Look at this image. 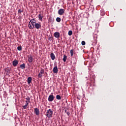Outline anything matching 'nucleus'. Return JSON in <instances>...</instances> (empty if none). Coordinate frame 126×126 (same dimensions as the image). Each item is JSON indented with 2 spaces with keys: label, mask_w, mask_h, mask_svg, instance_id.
I'll list each match as a JSON object with an SVG mask.
<instances>
[{
  "label": "nucleus",
  "mask_w": 126,
  "mask_h": 126,
  "mask_svg": "<svg viewBox=\"0 0 126 126\" xmlns=\"http://www.w3.org/2000/svg\"><path fill=\"white\" fill-rule=\"evenodd\" d=\"M48 101L49 102H53V101H54V95L51 94L49 96Z\"/></svg>",
  "instance_id": "nucleus-6"
},
{
  "label": "nucleus",
  "mask_w": 126,
  "mask_h": 126,
  "mask_svg": "<svg viewBox=\"0 0 126 126\" xmlns=\"http://www.w3.org/2000/svg\"><path fill=\"white\" fill-rule=\"evenodd\" d=\"M61 35V34L60 33V32H55L54 33V36L55 38H56L57 39H59V38H60V36Z\"/></svg>",
  "instance_id": "nucleus-5"
},
{
  "label": "nucleus",
  "mask_w": 126,
  "mask_h": 126,
  "mask_svg": "<svg viewBox=\"0 0 126 126\" xmlns=\"http://www.w3.org/2000/svg\"><path fill=\"white\" fill-rule=\"evenodd\" d=\"M18 13H20V14H21V13L22 12V10H21V9H19V10H18Z\"/></svg>",
  "instance_id": "nucleus-27"
},
{
  "label": "nucleus",
  "mask_w": 126,
  "mask_h": 126,
  "mask_svg": "<svg viewBox=\"0 0 126 126\" xmlns=\"http://www.w3.org/2000/svg\"><path fill=\"white\" fill-rule=\"evenodd\" d=\"M50 57L52 61H54L55 59H56V56H55V54H54V53H51Z\"/></svg>",
  "instance_id": "nucleus-11"
},
{
  "label": "nucleus",
  "mask_w": 126,
  "mask_h": 126,
  "mask_svg": "<svg viewBox=\"0 0 126 126\" xmlns=\"http://www.w3.org/2000/svg\"><path fill=\"white\" fill-rule=\"evenodd\" d=\"M66 114H67L68 116H69V115H70V113H69V112H66Z\"/></svg>",
  "instance_id": "nucleus-28"
},
{
  "label": "nucleus",
  "mask_w": 126,
  "mask_h": 126,
  "mask_svg": "<svg viewBox=\"0 0 126 126\" xmlns=\"http://www.w3.org/2000/svg\"><path fill=\"white\" fill-rule=\"evenodd\" d=\"M53 71L54 73H58V66H56L53 68Z\"/></svg>",
  "instance_id": "nucleus-12"
},
{
  "label": "nucleus",
  "mask_w": 126,
  "mask_h": 126,
  "mask_svg": "<svg viewBox=\"0 0 126 126\" xmlns=\"http://www.w3.org/2000/svg\"><path fill=\"white\" fill-rule=\"evenodd\" d=\"M69 36H71V35H72V31H69L68 32V33Z\"/></svg>",
  "instance_id": "nucleus-23"
},
{
  "label": "nucleus",
  "mask_w": 126,
  "mask_h": 126,
  "mask_svg": "<svg viewBox=\"0 0 126 126\" xmlns=\"http://www.w3.org/2000/svg\"><path fill=\"white\" fill-rule=\"evenodd\" d=\"M32 81V77H29L28 78V84H30L31 83Z\"/></svg>",
  "instance_id": "nucleus-13"
},
{
  "label": "nucleus",
  "mask_w": 126,
  "mask_h": 126,
  "mask_svg": "<svg viewBox=\"0 0 126 126\" xmlns=\"http://www.w3.org/2000/svg\"><path fill=\"white\" fill-rule=\"evenodd\" d=\"M61 18L60 17H57L56 18V21H57V22H61Z\"/></svg>",
  "instance_id": "nucleus-18"
},
{
  "label": "nucleus",
  "mask_w": 126,
  "mask_h": 126,
  "mask_svg": "<svg viewBox=\"0 0 126 126\" xmlns=\"http://www.w3.org/2000/svg\"><path fill=\"white\" fill-rule=\"evenodd\" d=\"M38 18L40 21H42V20L43 19V16L41 14L38 15Z\"/></svg>",
  "instance_id": "nucleus-16"
},
{
  "label": "nucleus",
  "mask_w": 126,
  "mask_h": 126,
  "mask_svg": "<svg viewBox=\"0 0 126 126\" xmlns=\"http://www.w3.org/2000/svg\"><path fill=\"white\" fill-rule=\"evenodd\" d=\"M20 67H21L22 69H24V68H25V63L21 64Z\"/></svg>",
  "instance_id": "nucleus-15"
},
{
  "label": "nucleus",
  "mask_w": 126,
  "mask_h": 126,
  "mask_svg": "<svg viewBox=\"0 0 126 126\" xmlns=\"http://www.w3.org/2000/svg\"><path fill=\"white\" fill-rule=\"evenodd\" d=\"M67 112H68L67 111V109H65V113H67Z\"/></svg>",
  "instance_id": "nucleus-29"
},
{
  "label": "nucleus",
  "mask_w": 126,
  "mask_h": 126,
  "mask_svg": "<svg viewBox=\"0 0 126 126\" xmlns=\"http://www.w3.org/2000/svg\"><path fill=\"white\" fill-rule=\"evenodd\" d=\"M13 66H16L18 64V61L15 60L14 61H13Z\"/></svg>",
  "instance_id": "nucleus-10"
},
{
  "label": "nucleus",
  "mask_w": 126,
  "mask_h": 126,
  "mask_svg": "<svg viewBox=\"0 0 126 126\" xmlns=\"http://www.w3.org/2000/svg\"><path fill=\"white\" fill-rule=\"evenodd\" d=\"M56 98L57 99V100H61V99H62V97L60 95H57L56 96Z\"/></svg>",
  "instance_id": "nucleus-17"
},
{
  "label": "nucleus",
  "mask_w": 126,
  "mask_h": 126,
  "mask_svg": "<svg viewBox=\"0 0 126 126\" xmlns=\"http://www.w3.org/2000/svg\"><path fill=\"white\" fill-rule=\"evenodd\" d=\"M63 13H64V10L63 9H60L58 11L59 15H63Z\"/></svg>",
  "instance_id": "nucleus-8"
},
{
  "label": "nucleus",
  "mask_w": 126,
  "mask_h": 126,
  "mask_svg": "<svg viewBox=\"0 0 126 126\" xmlns=\"http://www.w3.org/2000/svg\"><path fill=\"white\" fill-rule=\"evenodd\" d=\"M26 99L27 100L28 103H30V98H29V96H28Z\"/></svg>",
  "instance_id": "nucleus-22"
},
{
  "label": "nucleus",
  "mask_w": 126,
  "mask_h": 126,
  "mask_svg": "<svg viewBox=\"0 0 126 126\" xmlns=\"http://www.w3.org/2000/svg\"><path fill=\"white\" fill-rule=\"evenodd\" d=\"M53 115V111L52 109H49L47 110L45 116L47 117V118H52V116Z\"/></svg>",
  "instance_id": "nucleus-1"
},
{
  "label": "nucleus",
  "mask_w": 126,
  "mask_h": 126,
  "mask_svg": "<svg viewBox=\"0 0 126 126\" xmlns=\"http://www.w3.org/2000/svg\"><path fill=\"white\" fill-rule=\"evenodd\" d=\"M33 22V23H36V21L35 20V19H32V20H31V21H30V23Z\"/></svg>",
  "instance_id": "nucleus-19"
},
{
  "label": "nucleus",
  "mask_w": 126,
  "mask_h": 126,
  "mask_svg": "<svg viewBox=\"0 0 126 126\" xmlns=\"http://www.w3.org/2000/svg\"><path fill=\"white\" fill-rule=\"evenodd\" d=\"M42 27V25L41 23H35V27L34 28H36V29H41Z\"/></svg>",
  "instance_id": "nucleus-3"
},
{
  "label": "nucleus",
  "mask_w": 126,
  "mask_h": 126,
  "mask_svg": "<svg viewBox=\"0 0 126 126\" xmlns=\"http://www.w3.org/2000/svg\"><path fill=\"white\" fill-rule=\"evenodd\" d=\"M44 72H45V71H44V69H41L40 70V73H41V74H44Z\"/></svg>",
  "instance_id": "nucleus-25"
},
{
  "label": "nucleus",
  "mask_w": 126,
  "mask_h": 126,
  "mask_svg": "<svg viewBox=\"0 0 126 126\" xmlns=\"http://www.w3.org/2000/svg\"><path fill=\"white\" fill-rule=\"evenodd\" d=\"M67 59V56H66V55H64L63 58V62H64V63H65V62H66Z\"/></svg>",
  "instance_id": "nucleus-14"
},
{
  "label": "nucleus",
  "mask_w": 126,
  "mask_h": 126,
  "mask_svg": "<svg viewBox=\"0 0 126 126\" xmlns=\"http://www.w3.org/2000/svg\"><path fill=\"white\" fill-rule=\"evenodd\" d=\"M28 61L29 63H31L33 62V57L31 55L28 57Z\"/></svg>",
  "instance_id": "nucleus-7"
},
{
  "label": "nucleus",
  "mask_w": 126,
  "mask_h": 126,
  "mask_svg": "<svg viewBox=\"0 0 126 126\" xmlns=\"http://www.w3.org/2000/svg\"><path fill=\"white\" fill-rule=\"evenodd\" d=\"M81 44H82V46H85V44H86V43H85V41H82L81 42Z\"/></svg>",
  "instance_id": "nucleus-26"
},
{
  "label": "nucleus",
  "mask_w": 126,
  "mask_h": 126,
  "mask_svg": "<svg viewBox=\"0 0 126 126\" xmlns=\"http://www.w3.org/2000/svg\"><path fill=\"white\" fill-rule=\"evenodd\" d=\"M35 23L34 22L32 21V23L29 22V29H34L35 28Z\"/></svg>",
  "instance_id": "nucleus-2"
},
{
  "label": "nucleus",
  "mask_w": 126,
  "mask_h": 126,
  "mask_svg": "<svg viewBox=\"0 0 126 126\" xmlns=\"http://www.w3.org/2000/svg\"><path fill=\"white\" fill-rule=\"evenodd\" d=\"M70 53L71 56L73 57V50H72V49L70 51Z\"/></svg>",
  "instance_id": "nucleus-21"
},
{
  "label": "nucleus",
  "mask_w": 126,
  "mask_h": 126,
  "mask_svg": "<svg viewBox=\"0 0 126 126\" xmlns=\"http://www.w3.org/2000/svg\"><path fill=\"white\" fill-rule=\"evenodd\" d=\"M42 76H43V74L39 72V73L38 75V77H39V78H41V77H42Z\"/></svg>",
  "instance_id": "nucleus-20"
},
{
  "label": "nucleus",
  "mask_w": 126,
  "mask_h": 126,
  "mask_svg": "<svg viewBox=\"0 0 126 126\" xmlns=\"http://www.w3.org/2000/svg\"><path fill=\"white\" fill-rule=\"evenodd\" d=\"M34 113L36 116H39L40 115V110L37 108L34 109Z\"/></svg>",
  "instance_id": "nucleus-4"
},
{
  "label": "nucleus",
  "mask_w": 126,
  "mask_h": 126,
  "mask_svg": "<svg viewBox=\"0 0 126 126\" xmlns=\"http://www.w3.org/2000/svg\"><path fill=\"white\" fill-rule=\"evenodd\" d=\"M26 103H27L25 105H23V108L24 109V110L27 109V108H29V103H28V101H26Z\"/></svg>",
  "instance_id": "nucleus-9"
},
{
  "label": "nucleus",
  "mask_w": 126,
  "mask_h": 126,
  "mask_svg": "<svg viewBox=\"0 0 126 126\" xmlns=\"http://www.w3.org/2000/svg\"><path fill=\"white\" fill-rule=\"evenodd\" d=\"M17 50H18V51H22V47L21 46H18L17 47Z\"/></svg>",
  "instance_id": "nucleus-24"
}]
</instances>
